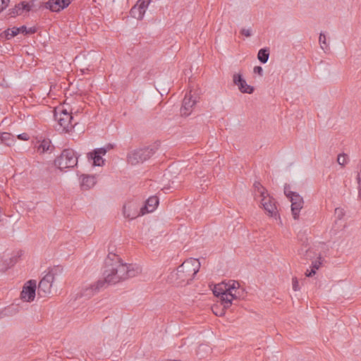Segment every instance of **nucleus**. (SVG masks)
Masks as SVG:
<instances>
[{
    "instance_id": "f257e3e1",
    "label": "nucleus",
    "mask_w": 361,
    "mask_h": 361,
    "mask_svg": "<svg viewBox=\"0 0 361 361\" xmlns=\"http://www.w3.org/2000/svg\"><path fill=\"white\" fill-rule=\"evenodd\" d=\"M105 264L107 269L104 272V279L99 280L96 283L85 288L81 296L90 298L106 284H115L121 281L135 277L142 271L136 264H123L118 255L111 252L108 255Z\"/></svg>"
},
{
    "instance_id": "f03ea898",
    "label": "nucleus",
    "mask_w": 361,
    "mask_h": 361,
    "mask_svg": "<svg viewBox=\"0 0 361 361\" xmlns=\"http://www.w3.org/2000/svg\"><path fill=\"white\" fill-rule=\"evenodd\" d=\"M200 268V262L190 258L182 263L177 269L171 273L169 279L177 286H185L191 281Z\"/></svg>"
},
{
    "instance_id": "7ed1b4c3",
    "label": "nucleus",
    "mask_w": 361,
    "mask_h": 361,
    "mask_svg": "<svg viewBox=\"0 0 361 361\" xmlns=\"http://www.w3.org/2000/svg\"><path fill=\"white\" fill-rule=\"evenodd\" d=\"M255 196L261 197V204L267 214L272 216L276 217L278 216L277 209L273 198H271L267 192V190L261 185L259 182H255L254 183Z\"/></svg>"
},
{
    "instance_id": "20e7f679",
    "label": "nucleus",
    "mask_w": 361,
    "mask_h": 361,
    "mask_svg": "<svg viewBox=\"0 0 361 361\" xmlns=\"http://www.w3.org/2000/svg\"><path fill=\"white\" fill-rule=\"evenodd\" d=\"M63 269L60 266L54 267L49 269L43 276L37 286V293L40 297H45L51 293L52 283L55 277L61 273Z\"/></svg>"
},
{
    "instance_id": "39448f33",
    "label": "nucleus",
    "mask_w": 361,
    "mask_h": 361,
    "mask_svg": "<svg viewBox=\"0 0 361 361\" xmlns=\"http://www.w3.org/2000/svg\"><path fill=\"white\" fill-rule=\"evenodd\" d=\"M78 156L75 152L72 149H65L62 151L60 156L54 160V164L61 171L66 169L73 168L78 164Z\"/></svg>"
},
{
    "instance_id": "423d86ee",
    "label": "nucleus",
    "mask_w": 361,
    "mask_h": 361,
    "mask_svg": "<svg viewBox=\"0 0 361 361\" xmlns=\"http://www.w3.org/2000/svg\"><path fill=\"white\" fill-rule=\"evenodd\" d=\"M157 151L154 146L135 149L128 154L127 161L131 165L142 163L152 157Z\"/></svg>"
},
{
    "instance_id": "0eeeda50",
    "label": "nucleus",
    "mask_w": 361,
    "mask_h": 361,
    "mask_svg": "<svg viewBox=\"0 0 361 361\" xmlns=\"http://www.w3.org/2000/svg\"><path fill=\"white\" fill-rule=\"evenodd\" d=\"M239 286L240 285L237 281H233L231 284L224 286L226 293H221V302L224 308H228L232 305L233 300L240 297Z\"/></svg>"
},
{
    "instance_id": "6e6552de",
    "label": "nucleus",
    "mask_w": 361,
    "mask_h": 361,
    "mask_svg": "<svg viewBox=\"0 0 361 361\" xmlns=\"http://www.w3.org/2000/svg\"><path fill=\"white\" fill-rule=\"evenodd\" d=\"M54 118L58 122V130L67 133L73 129V117L66 109H62L60 111H55Z\"/></svg>"
},
{
    "instance_id": "1a4fd4ad",
    "label": "nucleus",
    "mask_w": 361,
    "mask_h": 361,
    "mask_svg": "<svg viewBox=\"0 0 361 361\" xmlns=\"http://www.w3.org/2000/svg\"><path fill=\"white\" fill-rule=\"evenodd\" d=\"M159 204V198L157 196L149 197L145 202L144 206L140 208V212H135L133 215L127 213V207H124L123 215L129 219H134L137 216H142L147 213L154 212Z\"/></svg>"
},
{
    "instance_id": "9d476101",
    "label": "nucleus",
    "mask_w": 361,
    "mask_h": 361,
    "mask_svg": "<svg viewBox=\"0 0 361 361\" xmlns=\"http://www.w3.org/2000/svg\"><path fill=\"white\" fill-rule=\"evenodd\" d=\"M37 283L35 280H29L23 286L20 298L23 301L32 302L36 295Z\"/></svg>"
},
{
    "instance_id": "9b49d317",
    "label": "nucleus",
    "mask_w": 361,
    "mask_h": 361,
    "mask_svg": "<svg viewBox=\"0 0 361 361\" xmlns=\"http://www.w3.org/2000/svg\"><path fill=\"white\" fill-rule=\"evenodd\" d=\"M233 82L238 86V90L242 93L252 94L255 89L252 86L248 85L240 73H234L233 75Z\"/></svg>"
},
{
    "instance_id": "f8f14e48",
    "label": "nucleus",
    "mask_w": 361,
    "mask_h": 361,
    "mask_svg": "<svg viewBox=\"0 0 361 361\" xmlns=\"http://www.w3.org/2000/svg\"><path fill=\"white\" fill-rule=\"evenodd\" d=\"M291 202V212L294 219L299 218L300 209L303 207L304 201L302 197L297 192L288 197Z\"/></svg>"
},
{
    "instance_id": "ddd939ff",
    "label": "nucleus",
    "mask_w": 361,
    "mask_h": 361,
    "mask_svg": "<svg viewBox=\"0 0 361 361\" xmlns=\"http://www.w3.org/2000/svg\"><path fill=\"white\" fill-rule=\"evenodd\" d=\"M4 259L1 261V271H6L13 267L18 262L20 255L18 252H13L10 255H4Z\"/></svg>"
},
{
    "instance_id": "4468645a",
    "label": "nucleus",
    "mask_w": 361,
    "mask_h": 361,
    "mask_svg": "<svg viewBox=\"0 0 361 361\" xmlns=\"http://www.w3.org/2000/svg\"><path fill=\"white\" fill-rule=\"evenodd\" d=\"M70 4L68 0H49L46 3V8L53 12H59Z\"/></svg>"
},
{
    "instance_id": "2eb2a0df",
    "label": "nucleus",
    "mask_w": 361,
    "mask_h": 361,
    "mask_svg": "<svg viewBox=\"0 0 361 361\" xmlns=\"http://www.w3.org/2000/svg\"><path fill=\"white\" fill-rule=\"evenodd\" d=\"M148 6L137 1V4L130 9V16L137 20H142Z\"/></svg>"
},
{
    "instance_id": "dca6fc26",
    "label": "nucleus",
    "mask_w": 361,
    "mask_h": 361,
    "mask_svg": "<svg viewBox=\"0 0 361 361\" xmlns=\"http://www.w3.org/2000/svg\"><path fill=\"white\" fill-rule=\"evenodd\" d=\"M195 103L196 100L192 99L190 94H186L183 99V104L180 108L181 115L185 116H189L192 111V108L195 104Z\"/></svg>"
},
{
    "instance_id": "f3484780",
    "label": "nucleus",
    "mask_w": 361,
    "mask_h": 361,
    "mask_svg": "<svg viewBox=\"0 0 361 361\" xmlns=\"http://www.w3.org/2000/svg\"><path fill=\"white\" fill-rule=\"evenodd\" d=\"M96 177L91 175H82L81 176L80 187L83 190H87L96 184Z\"/></svg>"
},
{
    "instance_id": "a211bd4d",
    "label": "nucleus",
    "mask_w": 361,
    "mask_h": 361,
    "mask_svg": "<svg viewBox=\"0 0 361 361\" xmlns=\"http://www.w3.org/2000/svg\"><path fill=\"white\" fill-rule=\"evenodd\" d=\"M37 148L39 153L44 154L45 152H51L54 147L51 145L49 139H44L39 142Z\"/></svg>"
},
{
    "instance_id": "6ab92c4d",
    "label": "nucleus",
    "mask_w": 361,
    "mask_h": 361,
    "mask_svg": "<svg viewBox=\"0 0 361 361\" xmlns=\"http://www.w3.org/2000/svg\"><path fill=\"white\" fill-rule=\"evenodd\" d=\"M322 257L319 256L316 260L312 262L311 271L307 270L305 275L307 277H311L316 274V271L319 269L322 265Z\"/></svg>"
},
{
    "instance_id": "aec40b11",
    "label": "nucleus",
    "mask_w": 361,
    "mask_h": 361,
    "mask_svg": "<svg viewBox=\"0 0 361 361\" xmlns=\"http://www.w3.org/2000/svg\"><path fill=\"white\" fill-rule=\"evenodd\" d=\"M87 156L89 159H91L93 161L94 166H101L104 163V160L102 159V157L98 154H95L94 151L89 153Z\"/></svg>"
},
{
    "instance_id": "412c9836",
    "label": "nucleus",
    "mask_w": 361,
    "mask_h": 361,
    "mask_svg": "<svg viewBox=\"0 0 361 361\" xmlns=\"http://www.w3.org/2000/svg\"><path fill=\"white\" fill-rule=\"evenodd\" d=\"M269 57V51L267 48L261 49L258 51L257 59L262 63H266Z\"/></svg>"
},
{
    "instance_id": "4be33fe9",
    "label": "nucleus",
    "mask_w": 361,
    "mask_h": 361,
    "mask_svg": "<svg viewBox=\"0 0 361 361\" xmlns=\"http://www.w3.org/2000/svg\"><path fill=\"white\" fill-rule=\"evenodd\" d=\"M15 142L14 137L8 133H1V144H4L8 147L13 145Z\"/></svg>"
},
{
    "instance_id": "5701e85b",
    "label": "nucleus",
    "mask_w": 361,
    "mask_h": 361,
    "mask_svg": "<svg viewBox=\"0 0 361 361\" xmlns=\"http://www.w3.org/2000/svg\"><path fill=\"white\" fill-rule=\"evenodd\" d=\"M21 4L20 3L18 4H16L13 8L8 10L9 13L8 15L11 17H16V16L21 15L23 13V9L21 8Z\"/></svg>"
},
{
    "instance_id": "b1692460",
    "label": "nucleus",
    "mask_w": 361,
    "mask_h": 361,
    "mask_svg": "<svg viewBox=\"0 0 361 361\" xmlns=\"http://www.w3.org/2000/svg\"><path fill=\"white\" fill-rule=\"evenodd\" d=\"M4 35L6 39H10L12 37L16 36L18 34H19V29H17V27H13V28L7 29L4 32Z\"/></svg>"
},
{
    "instance_id": "393cba45",
    "label": "nucleus",
    "mask_w": 361,
    "mask_h": 361,
    "mask_svg": "<svg viewBox=\"0 0 361 361\" xmlns=\"http://www.w3.org/2000/svg\"><path fill=\"white\" fill-rule=\"evenodd\" d=\"M125 207H127V213L131 215H133L135 212H140V209L138 210L137 207L135 205V204L133 202H130L128 204L124 205L123 208Z\"/></svg>"
},
{
    "instance_id": "a878e982",
    "label": "nucleus",
    "mask_w": 361,
    "mask_h": 361,
    "mask_svg": "<svg viewBox=\"0 0 361 361\" xmlns=\"http://www.w3.org/2000/svg\"><path fill=\"white\" fill-rule=\"evenodd\" d=\"M348 157L347 154L343 153L338 155L337 162L339 165L343 166L348 163Z\"/></svg>"
},
{
    "instance_id": "bb28decb",
    "label": "nucleus",
    "mask_w": 361,
    "mask_h": 361,
    "mask_svg": "<svg viewBox=\"0 0 361 361\" xmlns=\"http://www.w3.org/2000/svg\"><path fill=\"white\" fill-rule=\"evenodd\" d=\"M319 44H320V47L321 48L323 49V50H325V49H328V44L326 43V35L321 32L320 35H319Z\"/></svg>"
},
{
    "instance_id": "cd10ccee",
    "label": "nucleus",
    "mask_w": 361,
    "mask_h": 361,
    "mask_svg": "<svg viewBox=\"0 0 361 361\" xmlns=\"http://www.w3.org/2000/svg\"><path fill=\"white\" fill-rule=\"evenodd\" d=\"M111 148H112V145L109 144L106 147L96 148L94 151L95 152V154H98L102 157L103 155H105L107 151Z\"/></svg>"
},
{
    "instance_id": "c85d7f7f",
    "label": "nucleus",
    "mask_w": 361,
    "mask_h": 361,
    "mask_svg": "<svg viewBox=\"0 0 361 361\" xmlns=\"http://www.w3.org/2000/svg\"><path fill=\"white\" fill-rule=\"evenodd\" d=\"M221 293H226V288H223L221 286H215L214 290H213V293L214 295L217 297L218 298H219V300H221Z\"/></svg>"
},
{
    "instance_id": "c756f323",
    "label": "nucleus",
    "mask_w": 361,
    "mask_h": 361,
    "mask_svg": "<svg viewBox=\"0 0 361 361\" xmlns=\"http://www.w3.org/2000/svg\"><path fill=\"white\" fill-rule=\"evenodd\" d=\"M295 192H293L290 190V186L288 184H285L284 185V194L288 198L290 196L293 195Z\"/></svg>"
},
{
    "instance_id": "7c9ffc66",
    "label": "nucleus",
    "mask_w": 361,
    "mask_h": 361,
    "mask_svg": "<svg viewBox=\"0 0 361 361\" xmlns=\"http://www.w3.org/2000/svg\"><path fill=\"white\" fill-rule=\"evenodd\" d=\"M240 34L248 37L252 35V30L251 28H243L240 30Z\"/></svg>"
},
{
    "instance_id": "2f4dec72",
    "label": "nucleus",
    "mask_w": 361,
    "mask_h": 361,
    "mask_svg": "<svg viewBox=\"0 0 361 361\" xmlns=\"http://www.w3.org/2000/svg\"><path fill=\"white\" fill-rule=\"evenodd\" d=\"M20 4H21V7H22L21 8L23 9V11L30 12V11H32L30 9V6H29V4H27V2L21 1Z\"/></svg>"
},
{
    "instance_id": "473e14b6",
    "label": "nucleus",
    "mask_w": 361,
    "mask_h": 361,
    "mask_svg": "<svg viewBox=\"0 0 361 361\" xmlns=\"http://www.w3.org/2000/svg\"><path fill=\"white\" fill-rule=\"evenodd\" d=\"M254 73L258 74L260 76L263 75V68L261 66H257L254 68Z\"/></svg>"
},
{
    "instance_id": "72a5a7b5",
    "label": "nucleus",
    "mask_w": 361,
    "mask_h": 361,
    "mask_svg": "<svg viewBox=\"0 0 361 361\" xmlns=\"http://www.w3.org/2000/svg\"><path fill=\"white\" fill-rule=\"evenodd\" d=\"M293 289L295 290V291H298L299 290V283H298V281L297 279V278H293Z\"/></svg>"
},
{
    "instance_id": "f704fd0d",
    "label": "nucleus",
    "mask_w": 361,
    "mask_h": 361,
    "mask_svg": "<svg viewBox=\"0 0 361 361\" xmlns=\"http://www.w3.org/2000/svg\"><path fill=\"white\" fill-rule=\"evenodd\" d=\"M360 167V172H358L357 176V181L358 184V188L361 189V164L359 165Z\"/></svg>"
},
{
    "instance_id": "c9c22d12",
    "label": "nucleus",
    "mask_w": 361,
    "mask_h": 361,
    "mask_svg": "<svg viewBox=\"0 0 361 361\" xmlns=\"http://www.w3.org/2000/svg\"><path fill=\"white\" fill-rule=\"evenodd\" d=\"M18 137L21 140H28L30 137L27 133H22L18 135Z\"/></svg>"
},
{
    "instance_id": "e433bc0d",
    "label": "nucleus",
    "mask_w": 361,
    "mask_h": 361,
    "mask_svg": "<svg viewBox=\"0 0 361 361\" xmlns=\"http://www.w3.org/2000/svg\"><path fill=\"white\" fill-rule=\"evenodd\" d=\"M10 0H1V12L8 6Z\"/></svg>"
},
{
    "instance_id": "4c0bfd02",
    "label": "nucleus",
    "mask_w": 361,
    "mask_h": 361,
    "mask_svg": "<svg viewBox=\"0 0 361 361\" xmlns=\"http://www.w3.org/2000/svg\"><path fill=\"white\" fill-rule=\"evenodd\" d=\"M312 250H310V249H307L305 250V258L306 259H311L312 258Z\"/></svg>"
},
{
    "instance_id": "58836bf2",
    "label": "nucleus",
    "mask_w": 361,
    "mask_h": 361,
    "mask_svg": "<svg viewBox=\"0 0 361 361\" xmlns=\"http://www.w3.org/2000/svg\"><path fill=\"white\" fill-rule=\"evenodd\" d=\"M17 29H19V33L22 32V33H24L26 35V32H27V27L26 26L23 25L20 27H17Z\"/></svg>"
},
{
    "instance_id": "ea45409f",
    "label": "nucleus",
    "mask_w": 361,
    "mask_h": 361,
    "mask_svg": "<svg viewBox=\"0 0 361 361\" xmlns=\"http://www.w3.org/2000/svg\"><path fill=\"white\" fill-rule=\"evenodd\" d=\"M36 32V29L35 27H30L28 30L27 29L26 34H32Z\"/></svg>"
},
{
    "instance_id": "a19ab883",
    "label": "nucleus",
    "mask_w": 361,
    "mask_h": 361,
    "mask_svg": "<svg viewBox=\"0 0 361 361\" xmlns=\"http://www.w3.org/2000/svg\"><path fill=\"white\" fill-rule=\"evenodd\" d=\"M335 212H336V214H338L339 218H341V216L343 215L342 210L338 209V208L336 209Z\"/></svg>"
},
{
    "instance_id": "79ce46f5",
    "label": "nucleus",
    "mask_w": 361,
    "mask_h": 361,
    "mask_svg": "<svg viewBox=\"0 0 361 361\" xmlns=\"http://www.w3.org/2000/svg\"><path fill=\"white\" fill-rule=\"evenodd\" d=\"M27 3L29 4V6H30V9L32 10L33 7L35 6V0H32Z\"/></svg>"
},
{
    "instance_id": "37998d69",
    "label": "nucleus",
    "mask_w": 361,
    "mask_h": 361,
    "mask_svg": "<svg viewBox=\"0 0 361 361\" xmlns=\"http://www.w3.org/2000/svg\"><path fill=\"white\" fill-rule=\"evenodd\" d=\"M138 1H139V2H142V4L149 5L152 0H138Z\"/></svg>"
},
{
    "instance_id": "c03bdc74",
    "label": "nucleus",
    "mask_w": 361,
    "mask_h": 361,
    "mask_svg": "<svg viewBox=\"0 0 361 361\" xmlns=\"http://www.w3.org/2000/svg\"><path fill=\"white\" fill-rule=\"evenodd\" d=\"M166 361H180V360H166Z\"/></svg>"
},
{
    "instance_id": "a18cd8bd",
    "label": "nucleus",
    "mask_w": 361,
    "mask_h": 361,
    "mask_svg": "<svg viewBox=\"0 0 361 361\" xmlns=\"http://www.w3.org/2000/svg\"><path fill=\"white\" fill-rule=\"evenodd\" d=\"M72 0H68V1H70V3L71 2Z\"/></svg>"
}]
</instances>
